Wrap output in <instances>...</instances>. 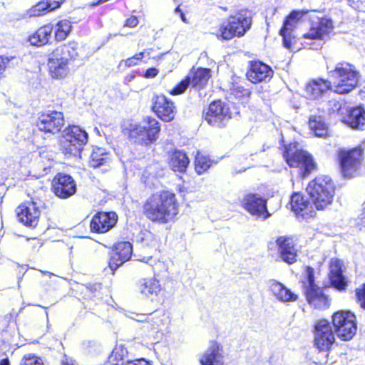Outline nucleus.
Instances as JSON below:
<instances>
[{
  "label": "nucleus",
  "mask_w": 365,
  "mask_h": 365,
  "mask_svg": "<svg viewBox=\"0 0 365 365\" xmlns=\"http://www.w3.org/2000/svg\"><path fill=\"white\" fill-rule=\"evenodd\" d=\"M242 206L251 215L263 220L268 219L272 214L267 208V199L257 193H247L244 195Z\"/></svg>",
  "instance_id": "obj_24"
},
{
  "label": "nucleus",
  "mask_w": 365,
  "mask_h": 365,
  "mask_svg": "<svg viewBox=\"0 0 365 365\" xmlns=\"http://www.w3.org/2000/svg\"><path fill=\"white\" fill-rule=\"evenodd\" d=\"M20 365H46L43 359L34 353L24 354L21 361Z\"/></svg>",
  "instance_id": "obj_42"
},
{
  "label": "nucleus",
  "mask_w": 365,
  "mask_h": 365,
  "mask_svg": "<svg viewBox=\"0 0 365 365\" xmlns=\"http://www.w3.org/2000/svg\"><path fill=\"white\" fill-rule=\"evenodd\" d=\"M66 0H41L30 9L31 16H41L59 9Z\"/></svg>",
  "instance_id": "obj_33"
},
{
  "label": "nucleus",
  "mask_w": 365,
  "mask_h": 365,
  "mask_svg": "<svg viewBox=\"0 0 365 365\" xmlns=\"http://www.w3.org/2000/svg\"><path fill=\"white\" fill-rule=\"evenodd\" d=\"M190 160L185 151L173 149L168 153V164L175 173H185Z\"/></svg>",
  "instance_id": "obj_28"
},
{
  "label": "nucleus",
  "mask_w": 365,
  "mask_h": 365,
  "mask_svg": "<svg viewBox=\"0 0 365 365\" xmlns=\"http://www.w3.org/2000/svg\"><path fill=\"white\" fill-rule=\"evenodd\" d=\"M222 346L217 341H211L210 345L200 359L201 365H224Z\"/></svg>",
  "instance_id": "obj_29"
},
{
  "label": "nucleus",
  "mask_w": 365,
  "mask_h": 365,
  "mask_svg": "<svg viewBox=\"0 0 365 365\" xmlns=\"http://www.w3.org/2000/svg\"><path fill=\"white\" fill-rule=\"evenodd\" d=\"M65 122L64 114L61 111H41L38 114L35 126L43 135H56L62 132Z\"/></svg>",
  "instance_id": "obj_15"
},
{
  "label": "nucleus",
  "mask_w": 365,
  "mask_h": 365,
  "mask_svg": "<svg viewBox=\"0 0 365 365\" xmlns=\"http://www.w3.org/2000/svg\"><path fill=\"white\" fill-rule=\"evenodd\" d=\"M230 93L234 98L242 104H246L249 102L252 91L250 88L238 83H233L230 88Z\"/></svg>",
  "instance_id": "obj_40"
},
{
  "label": "nucleus",
  "mask_w": 365,
  "mask_h": 365,
  "mask_svg": "<svg viewBox=\"0 0 365 365\" xmlns=\"http://www.w3.org/2000/svg\"><path fill=\"white\" fill-rule=\"evenodd\" d=\"M128 356V350L124 344H116L113 349L107 361L109 365H125Z\"/></svg>",
  "instance_id": "obj_37"
},
{
  "label": "nucleus",
  "mask_w": 365,
  "mask_h": 365,
  "mask_svg": "<svg viewBox=\"0 0 365 365\" xmlns=\"http://www.w3.org/2000/svg\"><path fill=\"white\" fill-rule=\"evenodd\" d=\"M138 18L136 16L130 15L125 20L123 26L131 29L136 27L138 25Z\"/></svg>",
  "instance_id": "obj_49"
},
{
  "label": "nucleus",
  "mask_w": 365,
  "mask_h": 365,
  "mask_svg": "<svg viewBox=\"0 0 365 365\" xmlns=\"http://www.w3.org/2000/svg\"><path fill=\"white\" fill-rule=\"evenodd\" d=\"M272 67L259 59L249 61L245 73L246 79L252 84L269 83L274 76Z\"/></svg>",
  "instance_id": "obj_20"
},
{
  "label": "nucleus",
  "mask_w": 365,
  "mask_h": 365,
  "mask_svg": "<svg viewBox=\"0 0 365 365\" xmlns=\"http://www.w3.org/2000/svg\"><path fill=\"white\" fill-rule=\"evenodd\" d=\"M310 26L307 32L302 35V38L307 40H324L328 38L333 31L334 25L332 20L325 15L317 16L313 11L309 15Z\"/></svg>",
  "instance_id": "obj_16"
},
{
  "label": "nucleus",
  "mask_w": 365,
  "mask_h": 365,
  "mask_svg": "<svg viewBox=\"0 0 365 365\" xmlns=\"http://www.w3.org/2000/svg\"><path fill=\"white\" fill-rule=\"evenodd\" d=\"M305 91L311 99L315 100L322 98L329 91H332V87L329 80L318 78L309 82Z\"/></svg>",
  "instance_id": "obj_31"
},
{
  "label": "nucleus",
  "mask_w": 365,
  "mask_h": 365,
  "mask_svg": "<svg viewBox=\"0 0 365 365\" xmlns=\"http://www.w3.org/2000/svg\"><path fill=\"white\" fill-rule=\"evenodd\" d=\"M175 12L177 13V14H179L180 15V17L181 19V20L185 23V24H188V21L187 19H186L185 16V14L184 12L181 10L180 9V5H178L175 9Z\"/></svg>",
  "instance_id": "obj_54"
},
{
  "label": "nucleus",
  "mask_w": 365,
  "mask_h": 365,
  "mask_svg": "<svg viewBox=\"0 0 365 365\" xmlns=\"http://www.w3.org/2000/svg\"><path fill=\"white\" fill-rule=\"evenodd\" d=\"M331 325L336 336L343 341L351 340L357 331L356 315L349 310H338L331 316Z\"/></svg>",
  "instance_id": "obj_13"
},
{
  "label": "nucleus",
  "mask_w": 365,
  "mask_h": 365,
  "mask_svg": "<svg viewBox=\"0 0 365 365\" xmlns=\"http://www.w3.org/2000/svg\"><path fill=\"white\" fill-rule=\"evenodd\" d=\"M159 73V70L155 67H150L144 72L143 76L145 78H153L156 77Z\"/></svg>",
  "instance_id": "obj_51"
},
{
  "label": "nucleus",
  "mask_w": 365,
  "mask_h": 365,
  "mask_svg": "<svg viewBox=\"0 0 365 365\" xmlns=\"http://www.w3.org/2000/svg\"><path fill=\"white\" fill-rule=\"evenodd\" d=\"M106 1H107L106 0H96V1H92L90 4V6L91 7H95V6L99 5L100 4H102V3H104V2H106Z\"/></svg>",
  "instance_id": "obj_56"
},
{
  "label": "nucleus",
  "mask_w": 365,
  "mask_h": 365,
  "mask_svg": "<svg viewBox=\"0 0 365 365\" xmlns=\"http://www.w3.org/2000/svg\"><path fill=\"white\" fill-rule=\"evenodd\" d=\"M344 122L353 129L363 130L365 125V110L364 107L357 106L349 109Z\"/></svg>",
  "instance_id": "obj_32"
},
{
  "label": "nucleus",
  "mask_w": 365,
  "mask_h": 365,
  "mask_svg": "<svg viewBox=\"0 0 365 365\" xmlns=\"http://www.w3.org/2000/svg\"><path fill=\"white\" fill-rule=\"evenodd\" d=\"M180 202L177 195L171 190H160L151 193L141 207L143 216L156 225L174 222L178 217Z\"/></svg>",
  "instance_id": "obj_2"
},
{
  "label": "nucleus",
  "mask_w": 365,
  "mask_h": 365,
  "mask_svg": "<svg viewBox=\"0 0 365 365\" xmlns=\"http://www.w3.org/2000/svg\"><path fill=\"white\" fill-rule=\"evenodd\" d=\"M137 74H138L137 71H132L125 76V81L128 83L132 81L135 78Z\"/></svg>",
  "instance_id": "obj_55"
},
{
  "label": "nucleus",
  "mask_w": 365,
  "mask_h": 365,
  "mask_svg": "<svg viewBox=\"0 0 365 365\" xmlns=\"http://www.w3.org/2000/svg\"><path fill=\"white\" fill-rule=\"evenodd\" d=\"M239 114L240 110L238 108H235V110L232 111L221 100H215L208 105L203 114V118L210 125L222 128L226 126L229 120Z\"/></svg>",
  "instance_id": "obj_14"
},
{
  "label": "nucleus",
  "mask_w": 365,
  "mask_h": 365,
  "mask_svg": "<svg viewBox=\"0 0 365 365\" xmlns=\"http://www.w3.org/2000/svg\"><path fill=\"white\" fill-rule=\"evenodd\" d=\"M221 9H222L224 11H227V8H226V7H221Z\"/></svg>",
  "instance_id": "obj_60"
},
{
  "label": "nucleus",
  "mask_w": 365,
  "mask_h": 365,
  "mask_svg": "<svg viewBox=\"0 0 365 365\" xmlns=\"http://www.w3.org/2000/svg\"><path fill=\"white\" fill-rule=\"evenodd\" d=\"M145 50H146L145 54H147V55H150V53L153 51V48H148V49H145Z\"/></svg>",
  "instance_id": "obj_59"
},
{
  "label": "nucleus",
  "mask_w": 365,
  "mask_h": 365,
  "mask_svg": "<svg viewBox=\"0 0 365 365\" xmlns=\"http://www.w3.org/2000/svg\"><path fill=\"white\" fill-rule=\"evenodd\" d=\"M270 289L275 297L280 302H292L298 299V294L292 292L282 283L274 281L270 285Z\"/></svg>",
  "instance_id": "obj_34"
},
{
  "label": "nucleus",
  "mask_w": 365,
  "mask_h": 365,
  "mask_svg": "<svg viewBox=\"0 0 365 365\" xmlns=\"http://www.w3.org/2000/svg\"><path fill=\"white\" fill-rule=\"evenodd\" d=\"M133 254V245L128 241H117L113 244L108 253V267L113 274L124 263L129 261Z\"/></svg>",
  "instance_id": "obj_19"
},
{
  "label": "nucleus",
  "mask_w": 365,
  "mask_h": 365,
  "mask_svg": "<svg viewBox=\"0 0 365 365\" xmlns=\"http://www.w3.org/2000/svg\"><path fill=\"white\" fill-rule=\"evenodd\" d=\"M328 76L332 92L342 96L350 93L358 86L360 72L354 64L341 61L328 71Z\"/></svg>",
  "instance_id": "obj_5"
},
{
  "label": "nucleus",
  "mask_w": 365,
  "mask_h": 365,
  "mask_svg": "<svg viewBox=\"0 0 365 365\" xmlns=\"http://www.w3.org/2000/svg\"><path fill=\"white\" fill-rule=\"evenodd\" d=\"M151 266L153 272V277L160 279L166 276L168 267L164 262L157 260Z\"/></svg>",
  "instance_id": "obj_43"
},
{
  "label": "nucleus",
  "mask_w": 365,
  "mask_h": 365,
  "mask_svg": "<svg viewBox=\"0 0 365 365\" xmlns=\"http://www.w3.org/2000/svg\"><path fill=\"white\" fill-rule=\"evenodd\" d=\"M0 365H11L10 359L8 356L0 360Z\"/></svg>",
  "instance_id": "obj_58"
},
{
  "label": "nucleus",
  "mask_w": 365,
  "mask_h": 365,
  "mask_svg": "<svg viewBox=\"0 0 365 365\" xmlns=\"http://www.w3.org/2000/svg\"><path fill=\"white\" fill-rule=\"evenodd\" d=\"M138 288L140 292L148 299L153 300L163 292L160 284V279L155 277H145L140 280Z\"/></svg>",
  "instance_id": "obj_30"
},
{
  "label": "nucleus",
  "mask_w": 365,
  "mask_h": 365,
  "mask_svg": "<svg viewBox=\"0 0 365 365\" xmlns=\"http://www.w3.org/2000/svg\"><path fill=\"white\" fill-rule=\"evenodd\" d=\"M60 365H78L75 360L67 356H64Z\"/></svg>",
  "instance_id": "obj_53"
},
{
  "label": "nucleus",
  "mask_w": 365,
  "mask_h": 365,
  "mask_svg": "<svg viewBox=\"0 0 365 365\" xmlns=\"http://www.w3.org/2000/svg\"><path fill=\"white\" fill-rule=\"evenodd\" d=\"M279 257L287 264H293L298 260L299 248L297 239L292 235L279 236L275 240Z\"/></svg>",
  "instance_id": "obj_23"
},
{
  "label": "nucleus",
  "mask_w": 365,
  "mask_h": 365,
  "mask_svg": "<svg viewBox=\"0 0 365 365\" xmlns=\"http://www.w3.org/2000/svg\"><path fill=\"white\" fill-rule=\"evenodd\" d=\"M213 160L207 155L197 152L194 158V168L199 175L205 173L213 164Z\"/></svg>",
  "instance_id": "obj_41"
},
{
  "label": "nucleus",
  "mask_w": 365,
  "mask_h": 365,
  "mask_svg": "<svg viewBox=\"0 0 365 365\" xmlns=\"http://www.w3.org/2000/svg\"><path fill=\"white\" fill-rule=\"evenodd\" d=\"M88 297L90 299L101 301L103 298V292L101 285H93L92 288H90Z\"/></svg>",
  "instance_id": "obj_47"
},
{
  "label": "nucleus",
  "mask_w": 365,
  "mask_h": 365,
  "mask_svg": "<svg viewBox=\"0 0 365 365\" xmlns=\"http://www.w3.org/2000/svg\"><path fill=\"white\" fill-rule=\"evenodd\" d=\"M347 5L357 12L365 13V0H345Z\"/></svg>",
  "instance_id": "obj_48"
},
{
  "label": "nucleus",
  "mask_w": 365,
  "mask_h": 365,
  "mask_svg": "<svg viewBox=\"0 0 365 365\" xmlns=\"http://www.w3.org/2000/svg\"><path fill=\"white\" fill-rule=\"evenodd\" d=\"M305 274L304 279L300 281L303 294L307 304L314 309L325 310L331 305V298L323 287H319L314 275V269L311 266L304 267Z\"/></svg>",
  "instance_id": "obj_8"
},
{
  "label": "nucleus",
  "mask_w": 365,
  "mask_h": 365,
  "mask_svg": "<svg viewBox=\"0 0 365 365\" xmlns=\"http://www.w3.org/2000/svg\"><path fill=\"white\" fill-rule=\"evenodd\" d=\"M356 302L360 308L365 311V283L361 284L354 290Z\"/></svg>",
  "instance_id": "obj_46"
},
{
  "label": "nucleus",
  "mask_w": 365,
  "mask_h": 365,
  "mask_svg": "<svg viewBox=\"0 0 365 365\" xmlns=\"http://www.w3.org/2000/svg\"><path fill=\"white\" fill-rule=\"evenodd\" d=\"M145 53L146 50H144L143 51L134 54L133 56L126 58L124 61L125 66L127 68H131L138 65L140 61H143Z\"/></svg>",
  "instance_id": "obj_44"
},
{
  "label": "nucleus",
  "mask_w": 365,
  "mask_h": 365,
  "mask_svg": "<svg viewBox=\"0 0 365 365\" xmlns=\"http://www.w3.org/2000/svg\"><path fill=\"white\" fill-rule=\"evenodd\" d=\"M15 56L0 55V81L6 77V71L10 67V63Z\"/></svg>",
  "instance_id": "obj_45"
},
{
  "label": "nucleus",
  "mask_w": 365,
  "mask_h": 365,
  "mask_svg": "<svg viewBox=\"0 0 365 365\" xmlns=\"http://www.w3.org/2000/svg\"><path fill=\"white\" fill-rule=\"evenodd\" d=\"M43 243L41 240L38 238L34 237L31 239H29L27 240V246L29 248L33 250H38L41 246Z\"/></svg>",
  "instance_id": "obj_50"
},
{
  "label": "nucleus",
  "mask_w": 365,
  "mask_h": 365,
  "mask_svg": "<svg viewBox=\"0 0 365 365\" xmlns=\"http://www.w3.org/2000/svg\"><path fill=\"white\" fill-rule=\"evenodd\" d=\"M307 10H292L285 16L279 34L282 37L283 46L290 50L297 48L298 38L293 34L299 21L307 14Z\"/></svg>",
  "instance_id": "obj_17"
},
{
  "label": "nucleus",
  "mask_w": 365,
  "mask_h": 365,
  "mask_svg": "<svg viewBox=\"0 0 365 365\" xmlns=\"http://www.w3.org/2000/svg\"><path fill=\"white\" fill-rule=\"evenodd\" d=\"M336 162L341 176L352 179L365 169V145L359 143L351 148H340L336 150Z\"/></svg>",
  "instance_id": "obj_7"
},
{
  "label": "nucleus",
  "mask_w": 365,
  "mask_h": 365,
  "mask_svg": "<svg viewBox=\"0 0 365 365\" xmlns=\"http://www.w3.org/2000/svg\"><path fill=\"white\" fill-rule=\"evenodd\" d=\"M308 196L302 192H294L289 200L290 210L299 221L308 222L314 219L317 211H324L333 203L336 185L327 175H318L307 185Z\"/></svg>",
  "instance_id": "obj_1"
},
{
  "label": "nucleus",
  "mask_w": 365,
  "mask_h": 365,
  "mask_svg": "<svg viewBox=\"0 0 365 365\" xmlns=\"http://www.w3.org/2000/svg\"><path fill=\"white\" fill-rule=\"evenodd\" d=\"M313 346L321 353H325L328 357L334 346L336 344V334L330 322L321 318L317 320L312 328Z\"/></svg>",
  "instance_id": "obj_12"
},
{
  "label": "nucleus",
  "mask_w": 365,
  "mask_h": 365,
  "mask_svg": "<svg viewBox=\"0 0 365 365\" xmlns=\"http://www.w3.org/2000/svg\"><path fill=\"white\" fill-rule=\"evenodd\" d=\"M52 192L60 199H67L74 195L77 186L74 179L68 174L57 173L51 181Z\"/></svg>",
  "instance_id": "obj_25"
},
{
  "label": "nucleus",
  "mask_w": 365,
  "mask_h": 365,
  "mask_svg": "<svg viewBox=\"0 0 365 365\" xmlns=\"http://www.w3.org/2000/svg\"><path fill=\"white\" fill-rule=\"evenodd\" d=\"M252 17L247 9H240L221 21L212 32L219 41L241 38L250 29Z\"/></svg>",
  "instance_id": "obj_6"
},
{
  "label": "nucleus",
  "mask_w": 365,
  "mask_h": 365,
  "mask_svg": "<svg viewBox=\"0 0 365 365\" xmlns=\"http://www.w3.org/2000/svg\"><path fill=\"white\" fill-rule=\"evenodd\" d=\"M62 131L58 141L61 153L68 158L80 156L88 143V133L74 124L68 125Z\"/></svg>",
  "instance_id": "obj_10"
},
{
  "label": "nucleus",
  "mask_w": 365,
  "mask_h": 365,
  "mask_svg": "<svg viewBox=\"0 0 365 365\" xmlns=\"http://www.w3.org/2000/svg\"><path fill=\"white\" fill-rule=\"evenodd\" d=\"M150 110L158 119L165 123L174 120L178 113L175 102L163 93L153 96Z\"/></svg>",
  "instance_id": "obj_18"
},
{
  "label": "nucleus",
  "mask_w": 365,
  "mask_h": 365,
  "mask_svg": "<svg viewBox=\"0 0 365 365\" xmlns=\"http://www.w3.org/2000/svg\"><path fill=\"white\" fill-rule=\"evenodd\" d=\"M79 56V46L76 41H68L56 46L47 58V70L51 78L56 80L67 78L71 73V66Z\"/></svg>",
  "instance_id": "obj_3"
},
{
  "label": "nucleus",
  "mask_w": 365,
  "mask_h": 365,
  "mask_svg": "<svg viewBox=\"0 0 365 365\" xmlns=\"http://www.w3.org/2000/svg\"><path fill=\"white\" fill-rule=\"evenodd\" d=\"M53 26L51 23H46L28 35L26 42L35 47H42L51 43Z\"/></svg>",
  "instance_id": "obj_27"
},
{
  "label": "nucleus",
  "mask_w": 365,
  "mask_h": 365,
  "mask_svg": "<svg viewBox=\"0 0 365 365\" xmlns=\"http://www.w3.org/2000/svg\"><path fill=\"white\" fill-rule=\"evenodd\" d=\"M41 209L33 200H25L16 208L19 222L27 227L35 228L41 217Z\"/></svg>",
  "instance_id": "obj_21"
},
{
  "label": "nucleus",
  "mask_w": 365,
  "mask_h": 365,
  "mask_svg": "<svg viewBox=\"0 0 365 365\" xmlns=\"http://www.w3.org/2000/svg\"><path fill=\"white\" fill-rule=\"evenodd\" d=\"M308 125L314 135L319 138L329 136V130L327 123L320 115H313L309 118Z\"/></svg>",
  "instance_id": "obj_35"
},
{
  "label": "nucleus",
  "mask_w": 365,
  "mask_h": 365,
  "mask_svg": "<svg viewBox=\"0 0 365 365\" xmlns=\"http://www.w3.org/2000/svg\"><path fill=\"white\" fill-rule=\"evenodd\" d=\"M211 76L210 68L192 66L188 73L170 89L168 93L173 96L182 95L190 86L200 91L207 86Z\"/></svg>",
  "instance_id": "obj_11"
},
{
  "label": "nucleus",
  "mask_w": 365,
  "mask_h": 365,
  "mask_svg": "<svg viewBox=\"0 0 365 365\" xmlns=\"http://www.w3.org/2000/svg\"><path fill=\"white\" fill-rule=\"evenodd\" d=\"M123 134L135 144L148 148L155 144L161 133V123L155 118L147 115L140 123H130L123 128Z\"/></svg>",
  "instance_id": "obj_4"
},
{
  "label": "nucleus",
  "mask_w": 365,
  "mask_h": 365,
  "mask_svg": "<svg viewBox=\"0 0 365 365\" xmlns=\"http://www.w3.org/2000/svg\"><path fill=\"white\" fill-rule=\"evenodd\" d=\"M108 154L104 152L103 148L96 147L93 149L88 161L91 168H97L108 164Z\"/></svg>",
  "instance_id": "obj_38"
},
{
  "label": "nucleus",
  "mask_w": 365,
  "mask_h": 365,
  "mask_svg": "<svg viewBox=\"0 0 365 365\" xmlns=\"http://www.w3.org/2000/svg\"><path fill=\"white\" fill-rule=\"evenodd\" d=\"M125 365H151L149 361L144 358L127 360Z\"/></svg>",
  "instance_id": "obj_52"
},
{
  "label": "nucleus",
  "mask_w": 365,
  "mask_h": 365,
  "mask_svg": "<svg viewBox=\"0 0 365 365\" xmlns=\"http://www.w3.org/2000/svg\"><path fill=\"white\" fill-rule=\"evenodd\" d=\"M343 272L342 262L338 258L331 259L329 265L328 279L331 286L339 292L346 291L348 287V281Z\"/></svg>",
  "instance_id": "obj_26"
},
{
  "label": "nucleus",
  "mask_w": 365,
  "mask_h": 365,
  "mask_svg": "<svg viewBox=\"0 0 365 365\" xmlns=\"http://www.w3.org/2000/svg\"><path fill=\"white\" fill-rule=\"evenodd\" d=\"M55 165V161L51 155L46 151H42L39 153L36 162V168L39 171H42L40 175H45L49 173Z\"/></svg>",
  "instance_id": "obj_39"
},
{
  "label": "nucleus",
  "mask_w": 365,
  "mask_h": 365,
  "mask_svg": "<svg viewBox=\"0 0 365 365\" xmlns=\"http://www.w3.org/2000/svg\"><path fill=\"white\" fill-rule=\"evenodd\" d=\"M73 31L72 22L67 19L58 20L53 26L54 40L56 42L64 41Z\"/></svg>",
  "instance_id": "obj_36"
},
{
  "label": "nucleus",
  "mask_w": 365,
  "mask_h": 365,
  "mask_svg": "<svg viewBox=\"0 0 365 365\" xmlns=\"http://www.w3.org/2000/svg\"><path fill=\"white\" fill-rule=\"evenodd\" d=\"M118 215L114 211H98L90 220L89 227L92 233L105 234L116 227Z\"/></svg>",
  "instance_id": "obj_22"
},
{
  "label": "nucleus",
  "mask_w": 365,
  "mask_h": 365,
  "mask_svg": "<svg viewBox=\"0 0 365 365\" xmlns=\"http://www.w3.org/2000/svg\"><path fill=\"white\" fill-rule=\"evenodd\" d=\"M152 313H149L148 314H137L136 316L138 317L137 320L138 321H144L146 319L145 318L146 316H148V315H150Z\"/></svg>",
  "instance_id": "obj_57"
},
{
  "label": "nucleus",
  "mask_w": 365,
  "mask_h": 365,
  "mask_svg": "<svg viewBox=\"0 0 365 365\" xmlns=\"http://www.w3.org/2000/svg\"><path fill=\"white\" fill-rule=\"evenodd\" d=\"M282 155L290 168L299 169L301 175L307 176L317 171V163L312 154L300 148L296 142L283 145L281 148Z\"/></svg>",
  "instance_id": "obj_9"
}]
</instances>
